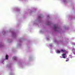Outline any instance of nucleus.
<instances>
[{"label": "nucleus", "mask_w": 75, "mask_h": 75, "mask_svg": "<svg viewBox=\"0 0 75 75\" xmlns=\"http://www.w3.org/2000/svg\"><path fill=\"white\" fill-rule=\"evenodd\" d=\"M60 52H66V51L65 50H63L62 49H61L60 50Z\"/></svg>", "instance_id": "f257e3e1"}, {"label": "nucleus", "mask_w": 75, "mask_h": 75, "mask_svg": "<svg viewBox=\"0 0 75 75\" xmlns=\"http://www.w3.org/2000/svg\"><path fill=\"white\" fill-rule=\"evenodd\" d=\"M65 54H63L62 55V58L65 59V58H66V57H65Z\"/></svg>", "instance_id": "f03ea898"}, {"label": "nucleus", "mask_w": 75, "mask_h": 75, "mask_svg": "<svg viewBox=\"0 0 75 75\" xmlns=\"http://www.w3.org/2000/svg\"><path fill=\"white\" fill-rule=\"evenodd\" d=\"M54 29H57V28H58L57 27L56 25H55L54 26Z\"/></svg>", "instance_id": "7ed1b4c3"}, {"label": "nucleus", "mask_w": 75, "mask_h": 75, "mask_svg": "<svg viewBox=\"0 0 75 75\" xmlns=\"http://www.w3.org/2000/svg\"><path fill=\"white\" fill-rule=\"evenodd\" d=\"M8 55H6V59H8Z\"/></svg>", "instance_id": "20e7f679"}, {"label": "nucleus", "mask_w": 75, "mask_h": 75, "mask_svg": "<svg viewBox=\"0 0 75 75\" xmlns=\"http://www.w3.org/2000/svg\"><path fill=\"white\" fill-rule=\"evenodd\" d=\"M57 53H58L59 54L60 52H61V51L59 50H57Z\"/></svg>", "instance_id": "39448f33"}, {"label": "nucleus", "mask_w": 75, "mask_h": 75, "mask_svg": "<svg viewBox=\"0 0 75 75\" xmlns=\"http://www.w3.org/2000/svg\"><path fill=\"white\" fill-rule=\"evenodd\" d=\"M69 57L70 58H72V55H70Z\"/></svg>", "instance_id": "423d86ee"}, {"label": "nucleus", "mask_w": 75, "mask_h": 75, "mask_svg": "<svg viewBox=\"0 0 75 75\" xmlns=\"http://www.w3.org/2000/svg\"><path fill=\"white\" fill-rule=\"evenodd\" d=\"M67 59L66 60V62H67V61H69V59L67 58Z\"/></svg>", "instance_id": "0eeeda50"}, {"label": "nucleus", "mask_w": 75, "mask_h": 75, "mask_svg": "<svg viewBox=\"0 0 75 75\" xmlns=\"http://www.w3.org/2000/svg\"><path fill=\"white\" fill-rule=\"evenodd\" d=\"M13 58H14V59H15V58H16V57H13Z\"/></svg>", "instance_id": "6e6552de"}]
</instances>
